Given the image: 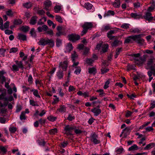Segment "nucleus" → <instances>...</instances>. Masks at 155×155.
<instances>
[{
  "label": "nucleus",
  "mask_w": 155,
  "mask_h": 155,
  "mask_svg": "<svg viewBox=\"0 0 155 155\" xmlns=\"http://www.w3.org/2000/svg\"><path fill=\"white\" fill-rule=\"evenodd\" d=\"M147 65L146 68L150 69V70L147 72L148 75L149 77V81L150 82L153 79V77H151L152 75L153 74L155 76V64H153V60L150 59L148 61Z\"/></svg>",
  "instance_id": "f257e3e1"
},
{
  "label": "nucleus",
  "mask_w": 155,
  "mask_h": 155,
  "mask_svg": "<svg viewBox=\"0 0 155 155\" xmlns=\"http://www.w3.org/2000/svg\"><path fill=\"white\" fill-rule=\"evenodd\" d=\"M129 56L131 57L132 60H134L136 61L139 62L140 64H142L145 61L144 59L140 57V54L139 53L131 54Z\"/></svg>",
  "instance_id": "f03ea898"
},
{
  "label": "nucleus",
  "mask_w": 155,
  "mask_h": 155,
  "mask_svg": "<svg viewBox=\"0 0 155 155\" xmlns=\"http://www.w3.org/2000/svg\"><path fill=\"white\" fill-rule=\"evenodd\" d=\"M93 26L92 23L91 22H85L82 26L83 29L81 31V35L83 36L86 34L88 29H91Z\"/></svg>",
  "instance_id": "7ed1b4c3"
},
{
  "label": "nucleus",
  "mask_w": 155,
  "mask_h": 155,
  "mask_svg": "<svg viewBox=\"0 0 155 155\" xmlns=\"http://www.w3.org/2000/svg\"><path fill=\"white\" fill-rule=\"evenodd\" d=\"M58 32L56 33L57 36L59 37L62 35H66L67 31L66 28L62 26H58L57 27Z\"/></svg>",
  "instance_id": "20e7f679"
},
{
  "label": "nucleus",
  "mask_w": 155,
  "mask_h": 155,
  "mask_svg": "<svg viewBox=\"0 0 155 155\" xmlns=\"http://www.w3.org/2000/svg\"><path fill=\"white\" fill-rule=\"evenodd\" d=\"M142 34H139L138 35H133V38L134 41H135L137 43L140 45H143L144 41V40L141 38Z\"/></svg>",
  "instance_id": "39448f33"
},
{
  "label": "nucleus",
  "mask_w": 155,
  "mask_h": 155,
  "mask_svg": "<svg viewBox=\"0 0 155 155\" xmlns=\"http://www.w3.org/2000/svg\"><path fill=\"white\" fill-rule=\"evenodd\" d=\"M91 140L95 144H97L100 143V141L98 140L97 136L94 132H92L90 136Z\"/></svg>",
  "instance_id": "423d86ee"
},
{
  "label": "nucleus",
  "mask_w": 155,
  "mask_h": 155,
  "mask_svg": "<svg viewBox=\"0 0 155 155\" xmlns=\"http://www.w3.org/2000/svg\"><path fill=\"white\" fill-rule=\"evenodd\" d=\"M68 39L72 42H74L79 40L80 38V36L76 34H72L68 35Z\"/></svg>",
  "instance_id": "0eeeda50"
},
{
  "label": "nucleus",
  "mask_w": 155,
  "mask_h": 155,
  "mask_svg": "<svg viewBox=\"0 0 155 155\" xmlns=\"http://www.w3.org/2000/svg\"><path fill=\"white\" fill-rule=\"evenodd\" d=\"M75 128V127L73 126L67 125L64 128V130L66 131L67 135H71L72 134L71 132L74 130Z\"/></svg>",
  "instance_id": "6e6552de"
},
{
  "label": "nucleus",
  "mask_w": 155,
  "mask_h": 155,
  "mask_svg": "<svg viewBox=\"0 0 155 155\" xmlns=\"http://www.w3.org/2000/svg\"><path fill=\"white\" fill-rule=\"evenodd\" d=\"M68 62L67 60L60 62L59 64L60 69L63 71H65L68 68Z\"/></svg>",
  "instance_id": "1a4fd4ad"
},
{
  "label": "nucleus",
  "mask_w": 155,
  "mask_h": 155,
  "mask_svg": "<svg viewBox=\"0 0 155 155\" xmlns=\"http://www.w3.org/2000/svg\"><path fill=\"white\" fill-rule=\"evenodd\" d=\"M151 15L152 14L151 13L149 12H147L145 13V15L143 17L142 16V17L150 22L153 20V18Z\"/></svg>",
  "instance_id": "9d476101"
},
{
  "label": "nucleus",
  "mask_w": 155,
  "mask_h": 155,
  "mask_svg": "<svg viewBox=\"0 0 155 155\" xmlns=\"http://www.w3.org/2000/svg\"><path fill=\"white\" fill-rule=\"evenodd\" d=\"M117 31H118L116 29L110 30L107 33V38L110 40L114 38V36H112V35L113 34L116 33Z\"/></svg>",
  "instance_id": "9b49d317"
},
{
  "label": "nucleus",
  "mask_w": 155,
  "mask_h": 155,
  "mask_svg": "<svg viewBox=\"0 0 155 155\" xmlns=\"http://www.w3.org/2000/svg\"><path fill=\"white\" fill-rule=\"evenodd\" d=\"M51 2L49 0H46L44 2V9L46 11H50V7L51 5Z\"/></svg>",
  "instance_id": "f8f14e48"
},
{
  "label": "nucleus",
  "mask_w": 155,
  "mask_h": 155,
  "mask_svg": "<svg viewBox=\"0 0 155 155\" xmlns=\"http://www.w3.org/2000/svg\"><path fill=\"white\" fill-rule=\"evenodd\" d=\"M130 131V127H127L123 130L120 136L121 137L122 135H123L124 137H126L129 134Z\"/></svg>",
  "instance_id": "ddd939ff"
},
{
  "label": "nucleus",
  "mask_w": 155,
  "mask_h": 155,
  "mask_svg": "<svg viewBox=\"0 0 155 155\" xmlns=\"http://www.w3.org/2000/svg\"><path fill=\"white\" fill-rule=\"evenodd\" d=\"M91 111L94 114V116H97L101 113V110L97 107H94L91 110Z\"/></svg>",
  "instance_id": "4468645a"
},
{
  "label": "nucleus",
  "mask_w": 155,
  "mask_h": 155,
  "mask_svg": "<svg viewBox=\"0 0 155 155\" xmlns=\"http://www.w3.org/2000/svg\"><path fill=\"white\" fill-rule=\"evenodd\" d=\"M130 16L132 18L135 19H139L140 18H143L142 15L140 14H138L136 13H132L130 14Z\"/></svg>",
  "instance_id": "2eb2a0df"
},
{
  "label": "nucleus",
  "mask_w": 155,
  "mask_h": 155,
  "mask_svg": "<svg viewBox=\"0 0 155 155\" xmlns=\"http://www.w3.org/2000/svg\"><path fill=\"white\" fill-rule=\"evenodd\" d=\"M6 73V72L4 70L0 71V80H1L2 82H5L6 81L5 78L3 76V75Z\"/></svg>",
  "instance_id": "dca6fc26"
},
{
  "label": "nucleus",
  "mask_w": 155,
  "mask_h": 155,
  "mask_svg": "<svg viewBox=\"0 0 155 155\" xmlns=\"http://www.w3.org/2000/svg\"><path fill=\"white\" fill-rule=\"evenodd\" d=\"M47 45H48L50 47H53L54 45V41L52 39L47 38Z\"/></svg>",
  "instance_id": "f3484780"
},
{
  "label": "nucleus",
  "mask_w": 155,
  "mask_h": 155,
  "mask_svg": "<svg viewBox=\"0 0 155 155\" xmlns=\"http://www.w3.org/2000/svg\"><path fill=\"white\" fill-rule=\"evenodd\" d=\"M133 35H131L126 38L124 42V43H132L134 41L133 37Z\"/></svg>",
  "instance_id": "a211bd4d"
},
{
  "label": "nucleus",
  "mask_w": 155,
  "mask_h": 155,
  "mask_svg": "<svg viewBox=\"0 0 155 155\" xmlns=\"http://www.w3.org/2000/svg\"><path fill=\"white\" fill-rule=\"evenodd\" d=\"M39 45L43 46L47 45V39L41 38L40 39L39 41L38 42Z\"/></svg>",
  "instance_id": "6ab92c4d"
},
{
  "label": "nucleus",
  "mask_w": 155,
  "mask_h": 155,
  "mask_svg": "<svg viewBox=\"0 0 155 155\" xmlns=\"http://www.w3.org/2000/svg\"><path fill=\"white\" fill-rule=\"evenodd\" d=\"M63 71L60 69V70L57 72L56 75L58 78L59 79H62L63 78L64 74L63 73Z\"/></svg>",
  "instance_id": "aec40b11"
},
{
  "label": "nucleus",
  "mask_w": 155,
  "mask_h": 155,
  "mask_svg": "<svg viewBox=\"0 0 155 155\" xmlns=\"http://www.w3.org/2000/svg\"><path fill=\"white\" fill-rule=\"evenodd\" d=\"M31 92H33V95L36 97L40 98L41 96L40 95L38 90L37 89H32L31 90Z\"/></svg>",
  "instance_id": "412c9836"
},
{
  "label": "nucleus",
  "mask_w": 155,
  "mask_h": 155,
  "mask_svg": "<svg viewBox=\"0 0 155 155\" xmlns=\"http://www.w3.org/2000/svg\"><path fill=\"white\" fill-rule=\"evenodd\" d=\"M37 18L38 17L36 16L32 17L31 19L30 24L32 25H35L37 22Z\"/></svg>",
  "instance_id": "4be33fe9"
},
{
  "label": "nucleus",
  "mask_w": 155,
  "mask_h": 155,
  "mask_svg": "<svg viewBox=\"0 0 155 155\" xmlns=\"http://www.w3.org/2000/svg\"><path fill=\"white\" fill-rule=\"evenodd\" d=\"M57 110L60 112L64 113L66 111V107L65 105H60L59 108Z\"/></svg>",
  "instance_id": "5701e85b"
},
{
  "label": "nucleus",
  "mask_w": 155,
  "mask_h": 155,
  "mask_svg": "<svg viewBox=\"0 0 155 155\" xmlns=\"http://www.w3.org/2000/svg\"><path fill=\"white\" fill-rule=\"evenodd\" d=\"M17 38L19 40H22L23 41H26L27 40L26 36L22 34H18L17 36Z\"/></svg>",
  "instance_id": "b1692460"
},
{
  "label": "nucleus",
  "mask_w": 155,
  "mask_h": 155,
  "mask_svg": "<svg viewBox=\"0 0 155 155\" xmlns=\"http://www.w3.org/2000/svg\"><path fill=\"white\" fill-rule=\"evenodd\" d=\"M32 4L30 2L24 3L22 4V6L24 8H31L32 6Z\"/></svg>",
  "instance_id": "393cba45"
},
{
  "label": "nucleus",
  "mask_w": 155,
  "mask_h": 155,
  "mask_svg": "<svg viewBox=\"0 0 155 155\" xmlns=\"http://www.w3.org/2000/svg\"><path fill=\"white\" fill-rule=\"evenodd\" d=\"M15 62L16 64V65L18 66L19 68H21L22 69L24 68V66L23 64L22 61H19L18 60H16L15 61Z\"/></svg>",
  "instance_id": "a878e982"
},
{
  "label": "nucleus",
  "mask_w": 155,
  "mask_h": 155,
  "mask_svg": "<svg viewBox=\"0 0 155 155\" xmlns=\"http://www.w3.org/2000/svg\"><path fill=\"white\" fill-rule=\"evenodd\" d=\"M72 49L73 46L72 44L71 43H69L66 47V51L65 52H70L72 50Z\"/></svg>",
  "instance_id": "bb28decb"
},
{
  "label": "nucleus",
  "mask_w": 155,
  "mask_h": 155,
  "mask_svg": "<svg viewBox=\"0 0 155 155\" xmlns=\"http://www.w3.org/2000/svg\"><path fill=\"white\" fill-rule=\"evenodd\" d=\"M111 28H112L110 27L109 25L107 24L106 25H104L103 26L102 31H107L111 29Z\"/></svg>",
  "instance_id": "cd10ccee"
},
{
  "label": "nucleus",
  "mask_w": 155,
  "mask_h": 155,
  "mask_svg": "<svg viewBox=\"0 0 155 155\" xmlns=\"http://www.w3.org/2000/svg\"><path fill=\"white\" fill-rule=\"evenodd\" d=\"M130 31L133 33H140L141 30L138 28H131L130 30Z\"/></svg>",
  "instance_id": "c85d7f7f"
},
{
  "label": "nucleus",
  "mask_w": 155,
  "mask_h": 155,
  "mask_svg": "<svg viewBox=\"0 0 155 155\" xmlns=\"http://www.w3.org/2000/svg\"><path fill=\"white\" fill-rule=\"evenodd\" d=\"M115 8H118L120 7V2L119 0H115L113 4Z\"/></svg>",
  "instance_id": "c756f323"
},
{
  "label": "nucleus",
  "mask_w": 155,
  "mask_h": 155,
  "mask_svg": "<svg viewBox=\"0 0 155 155\" xmlns=\"http://www.w3.org/2000/svg\"><path fill=\"white\" fill-rule=\"evenodd\" d=\"M30 104L33 106H38L39 105L38 104L37 101H35L33 100H30Z\"/></svg>",
  "instance_id": "7c9ffc66"
},
{
  "label": "nucleus",
  "mask_w": 155,
  "mask_h": 155,
  "mask_svg": "<svg viewBox=\"0 0 155 155\" xmlns=\"http://www.w3.org/2000/svg\"><path fill=\"white\" fill-rule=\"evenodd\" d=\"M122 48H118L116 51V54L115 55V58H117L120 52L122 51Z\"/></svg>",
  "instance_id": "2f4dec72"
},
{
  "label": "nucleus",
  "mask_w": 155,
  "mask_h": 155,
  "mask_svg": "<svg viewBox=\"0 0 155 155\" xmlns=\"http://www.w3.org/2000/svg\"><path fill=\"white\" fill-rule=\"evenodd\" d=\"M88 73L90 74H95L96 73V69L94 68H89L88 69Z\"/></svg>",
  "instance_id": "473e14b6"
},
{
  "label": "nucleus",
  "mask_w": 155,
  "mask_h": 155,
  "mask_svg": "<svg viewBox=\"0 0 155 155\" xmlns=\"http://www.w3.org/2000/svg\"><path fill=\"white\" fill-rule=\"evenodd\" d=\"M61 7L59 5H56L54 7V11L55 13L58 12L61 9Z\"/></svg>",
  "instance_id": "72a5a7b5"
},
{
  "label": "nucleus",
  "mask_w": 155,
  "mask_h": 155,
  "mask_svg": "<svg viewBox=\"0 0 155 155\" xmlns=\"http://www.w3.org/2000/svg\"><path fill=\"white\" fill-rule=\"evenodd\" d=\"M6 94V93L5 92L4 93H2L1 95H0V100L3 99L5 101H8V98L5 97Z\"/></svg>",
  "instance_id": "f704fd0d"
},
{
  "label": "nucleus",
  "mask_w": 155,
  "mask_h": 155,
  "mask_svg": "<svg viewBox=\"0 0 155 155\" xmlns=\"http://www.w3.org/2000/svg\"><path fill=\"white\" fill-rule=\"evenodd\" d=\"M155 7V2H152V5L150 7H149L147 11L149 12L152 11L154 9Z\"/></svg>",
  "instance_id": "c9c22d12"
},
{
  "label": "nucleus",
  "mask_w": 155,
  "mask_h": 155,
  "mask_svg": "<svg viewBox=\"0 0 155 155\" xmlns=\"http://www.w3.org/2000/svg\"><path fill=\"white\" fill-rule=\"evenodd\" d=\"M29 29L30 28L28 26H22L20 28L21 31L25 32L28 31Z\"/></svg>",
  "instance_id": "e433bc0d"
},
{
  "label": "nucleus",
  "mask_w": 155,
  "mask_h": 155,
  "mask_svg": "<svg viewBox=\"0 0 155 155\" xmlns=\"http://www.w3.org/2000/svg\"><path fill=\"white\" fill-rule=\"evenodd\" d=\"M57 132L58 130L56 128L51 129L49 130V133L51 135L54 134Z\"/></svg>",
  "instance_id": "4c0bfd02"
},
{
  "label": "nucleus",
  "mask_w": 155,
  "mask_h": 155,
  "mask_svg": "<svg viewBox=\"0 0 155 155\" xmlns=\"http://www.w3.org/2000/svg\"><path fill=\"white\" fill-rule=\"evenodd\" d=\"M92 5L90 3L87 2L84 4L85 8L87 10L91 9L92 7Z\"/></svg>",
  "instance_id": "58836bf2"
},
{
  "label": "nucleus",
  "mask_w": 155,
  "mask_h": 155,
  "mask_svg": "<svg viewBox=\"0 0 155 155\" xmlns=\"http://www.w3.org/2000/svg\"><path fill=\"white\" fill-rule=\"evenodd\" d=\"M22 21L20 19H16L14 22V25H18L22 23Z\"/></svg>",
  "instance_id": "ea45409f"
},
{
  "label": "nucleus",
  "mask_w": 155,
  "mask_h": 155,
  "mask_svg": "<svg viewBox=\"0 0 155 155\" xmlns=\"http://www.w3.org/2000/svg\"><path fill=\"white\" fill-rule=\"evenodd\" d=\"M111 79H108V80L105 82V84L104 87V89H106L109 87V84H110V81Z\"/></svg>",
  "instance_id": "a19ab883"
},
{
  "label": "nucleus",
  "mask_w": 155,
  "mask_h": 155,
  "mask_svg": "<svg viewBox=\"0 0 155 155\" xmlns=\"http://www.w3.org/2000/svg\"><path fill=\"white\" fill-rule=\"evenodd\" d=\"M6 14L7 15L12 17L13 16L14 12L11 9H9L6 12Z\"/></svg>",
  "instance_id": "79ce46f5"
},
{
  "label": "nucleus",
  "mask_w": 155,
  "mask_h": 155,
  "mask_svg": "<svg viewBox=\"0 0 155 155\" xmlns=\"http://www.w3.org/2000/svg\"><path fill=\"white\" fill-rule=\"evenodd\" d=\"M114 11L109 10L108 11L107 13L105 14V16H109L111 15H114Z\"/></svg>",
  "instance_id": "37998d69"
},
{
  "label": "nucleus",
  "mask_w": 155,
  "mask_h": 155,
  "mask_svg": "<svg viewBox=\"0 0 155 155\" xmlns=\"http://www.w3.org/2000/svg\"><path fill=\"white\" fill-rule=\"evenodd\" d=\"M108 47L109 46L107 44H105L102 47V51L103 53L106 52L107 51Z\"/></svg>",
  "instance_id": "c03bdc74"
},
{
  "label": "nucleus",
  "mask_w": 155,
  "mask_h": 155,
  "mask_svg": "<svg viewBox=\"0 0 155 155\" xmlns=\"http://www.w3.org/2000/svg\"><path fill=\"white\" fill-rule=\"evenodd\" d=\"M47 119L50 121L53 122L56 120L57 118L53 116H50L48 117Z\"/></svg>",
  "instance_id": "a18cd8bd"
},
{
  "label": "nucleus",
  "mask_w": 155,
  "mask_h": 155,
  "mask_svg": "<svg viewBox=\"0 0 155 155\" xmlns=\"http://www.w3.org/2000/svg\"><path fill=\"white\" fill-rule=\"evenodd\" d=\"M20 118L21 120H25L26 119V117L25 116V113L24 112H22L20 116Z\"/></svg>",
  "instance_id": "49530a36"
},
{
  "label": "nucleus",
  "mask_w": 155,
  "mask_h": 155,
  "mask_svg": "<svg viewBox=\"0 0 155 155\" xmlns=\"http://www.w3.org/2000/svg\"><path fill=\"white\" fill-rule=\"evenodd\" d=\"M56 46L57 47H60L62 43L61 40L58 38H57L56 41Z\"/></svg>",
  "instance_id": "de8ad7c7"
},
{
  "label": "nucleus",
  "mask_w": 155,
  "mask_h": 155,
  "mask_svg": "<svg viewBox=\"0 0 155 155\" xmlns=\"http://www.w3.org/2000/svg\"><path fill=\"white\" fill-rule=\"evenodd\" d=\"M55 19L57 21L60 23H62L63 22L62 18L59 15H56Z\"/></svg>",
  "instance_id": "09e8293b"
},
{
  "label": "nucleus",
  "mask_w": 155,
  "mask_h": 155,
  "mask_svg": "<svg viewBox=\"0 0 155 155\" xmlns=\"http://www.w3.org/2000/svg\"><path fill=\"white\" fill-rule=\"evenodd\" d=\"M9 130L11 133H14L17 130V128L15 127H11L9 128Z\"/></svg>",
  "instance_id": "8fccbe9b"
},
{
  "label": "nucleus",
  "mask_w": 155,
  "mask_h": 155,
  "mask_svg": "<svg viewBox=\"0 0 155 155\" xmlns=\"http://www.w3.org/2000/svg\"><path fill=\"white\" fill-rule=\"evenodd\" d=\"M130 25L128 23H124L121 26V28L124 29H127L129 28Z\"/></svg>",
  "instance_id": "3c124183"
},
{
  "label": "nucleus",
  "mask_w": 155,
  "mask_h": 155,
  "mask_svg": "<svg viewBox=\"0 0 155 155\" xmlns=\"http://www.w3.org/2000/svg\"><path fill=\"white\" fill-rule=\"evenodd\" d=\"M18 50L17 48H12L10 49L9 52L10 53H15Z\"/></svg>",
  "instance_id": "603ef678"
},
{
  "label": "nucleus",
  "mask_w": 155,
  "mask_h": 155,
  "mask_svg": "<svg viewBox=\"0 0 155 155\" xmlns=\"http://www.w3.org/2000/svg\"><path fill=\"white\" fill-rule=\"evenodd\" d=\"M71 58L72 59V61H74L75 60V59L76 58H77L78 55L77 54L76 52L75 51L74 52V53L72 54L71 55Z\"/></svg>",
  "instance_id": "864d4df0"
},
{
  "label": "nucleus",
  "mask_w": 155,
  "mask_h": 155,
  "mask_svg": "<svg viewBox=\"0 0 155 155\" xmlns=\"http://www.w3.org/2000/svg\"><path fill=\"white\" fill-rule=\"evenodd\" d=\"M135 66L134 65H128L127 66V70L129 71L131 70H134Z\"/></svg>",
  "instance_id": "5fc2aeb1"
},
{
  "label": "nucleus",
  "mask_w": 155,
  "mask_h": 155,
  "mask_svg": "<svg viewBox=\"0 0 155 155\" xmlns=\"http://www.w3.org/2000/svg\"><path fill=\"white\" fill-rule=\"evenodd\" d=\"M76 69L74 73L76 74H80L81 71V69L80 67H75Z\"/></svg>",
  "instance_id": "6e6d98bb"
},
{
  "label": "nucleus",
  "mask_w": 155,
  "mask_h": 155,
  "mask_svg": "<svg viewBox=\"0 0 155 155\" xmlns=\"http://www.w3.org/2000/svg\"><path fill=\"white\" fill-rule=\"evenodd\" d=\"M28 81L30 84H32L33 83V79L32 77V75L31 74L29 75L28 77Z\"/></svg>",
  "instance_id": "4d7b16f0"
},
{
  "label": "nucleus",
  "mask_w": 155,
  "mask_h": 155,
  "mask_svg": "<svg viewBox=\"0 0 155 155\" xmlns=\"http://www.w3.org/2000/svg\"><path fill=\"white\" fill-rule=\"evenodd\" d=\"M146 138L145 137H143L141 139L139 142V144H143L142 145H145L146 143H145V140Z\"/></svg>",
  "instance_id": "13d9d810"
},
{
  "label": "nucleus",
  "mask_w": 155,
  "mask_h": 155,
  "mask_svg": "<svg viewBox=\"0 0 155 155\" xmlns=\"http://www.w3.org/2000/svg\"><path fill=\"white\" fill-rule=\"evenodd\" d=\"M12 70L13 71H19V68L18 66L15 64L13 65L12 66Z\"/></svg>",
  "instance_id": "bf43d9fd"
},
{
  "label": "nucleus",
  "mask_w": 155,
  "mask_h": 155,
  "mask_svg": "<svg viewBox=\"0 0 155 155\" xmlns=\"http://www.w3.org/2000/svg\"><path fill=\"white\" fill-rule=\"evenodd\" d=\"M30 33L32 37H35L36 35V33L35 32V29L34 28H32L30 31Z\"/></svg>",
  "instance_id": "052dcab7"
},
{
  "label": "nucleus",
  "mask_w": 155,
  "mask_h": 155,
  "mask_svg": "<svg viewBox=\"0 0 155 155\" xmlns=\"http://www.w3.org/2000/svg\"><path fill=\"white\" fill-rule=\"evenodd\" d=\"M137 146H131L128 149L129 151H134L138 149Z\"/></svg>",
  "instance_id": "680f3d73"
},
{
  "label": "nucleus",
  "mask_w": 155,
  "mask_h": 155,
  "mask_svg": "<svg viewBox=\"0 0 155 155\" xmlns=\"http://www.w3.org/2000/svg\"><path fill=\"white\" fill-rule=\"evenodd\" d=\"M124 150L123 148H119L116 150V152L117 154H119L121 153L123 151H124Z\"/></svg>",
  "instance_id": "e2e57ef3"
},
{
  "label": "nucleus",
  "mask_w": 155,
  "mask_h": 155,
  "mask_svg": "<svg viewBox=\"0 0 155 155\" xmlns=\"http://www.w3.org/2000/svg\"><path fill=\"white\" fill-rule=\"evenodd\" d=\"M109 70L108 69L102 68L101 69V74H104L106 73Z\"/></svg>",
  "instance_id": "0e129e2a"
},
{
  "label": "nucleus",
  "mask_w": 155,
  "mask_h": 155,
  "mask_svg": "<svg viewBox=\"0 0 155 155\" xmlns=\"http://www.w3.org/2000/svg\"><path fill=\"white\" fill-rule=\"evenodd\" d=\"M0 150H1L2 153L3 154H5L7 152L6 149L3 147L0 146Z\"/></svg>",
  "instance_id": "69168bd1"
},
{
  "label": "nucleus",
  "mask_w": 155,
  "mask_h": 155,
  "mask_svg": "<svg viewBox=\"0 0 155 155\" xmlns=\"http://www.w3.org/2000/svg\"><path fill=\"white\" fill-rule=\"evenodd\" d=\"M6 51V50L4 48L0 49V54L3 57L5 56V53Z\"/></svg>",
  "instance_id": "338daca9"
},
{
  "label": "nucleus",
  "mask_w": 155,
  "mask_h": 155,
  "mask_svg": "<svg viewBox=\"0 0 155 155\" xmlns=\"http://www.w3.org/2000/svg\"><path fill=\"white\" fill-rule=\"evenodd\" d=\"M37 12L40 15H44L45 13V11L42 9L38 10Z\"/></svg>",
  "instance_id": "774afa93"
}]
</instances>
